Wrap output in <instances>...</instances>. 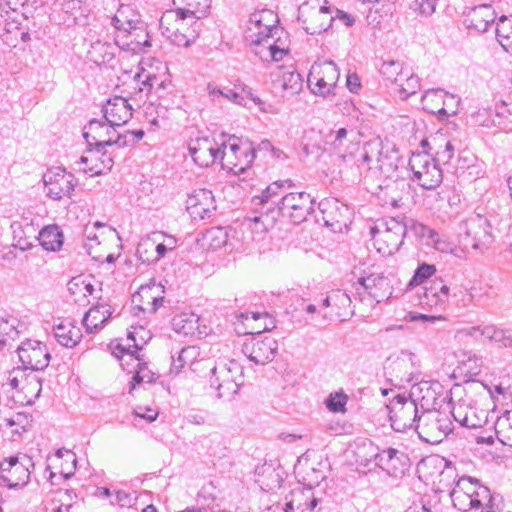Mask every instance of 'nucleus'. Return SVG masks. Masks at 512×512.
Masks as SVG:
<instances>
[{
    "instance_id": "nucleus-1",
    "label": "nucleus",
    "mask_w": 512,
    "mask_h": 512,
    "mask_svg": "<svg viewBox=\"0 0 512 512\" xmlns=\"http://www.w3.org/2000/svg\"><path fill=\"white\" fill-rule=\"evenodd\" d=\"M278 22L277 14L270 9L255 11L249 17L244 39L262 61L279 62L290 51L288 34Z\"/></svg>"
},
{
    "instance_id": "nucleus-2",
    "label": "nucleus",
    "mask_w": 512,
    "mask_h": 512,
    "mask_svg": "<svg viewBox=\"0 0 512 512\" xmlns=\"http://www.w3.org/2000/svg\"><path fill=\"white\" fill-rule=\"evenodd\" d=\"M418 390L421 393L425 391V394L420 397L422 412L415 431L422 441L439 444L453 431L450 415L434 408L436 393L427 383L418 387Z\"/></svg>"
},
{
    "instance_id": "nucleus-3",
    "label": "nucleus",
    "mask_w": 512,
    "mask_h": 512,
    "mask_svg": "<svg viewBox=\"0 0 512 512\" xmlns=\"http://www.w3.org/2000/svg\"><path fill=\"white\" fill-rule=\"evenodd\" d=\"M397 160L398 157L391 147L384 145L380 138H374L363 146L355 169L358 176L364 179H389L397 171Z\"/></svg>"
},
{
    "instance_id": "nucleus-4",
    "label": "nucleus",
    "mask_w": 512,
    "mask_h": 512,
    "mask_svg": "<svg viewBox=\"0 0 512 512\" xmlns=\"http://www.w3.org/2000/svg\"><path fill=\"white\" fill-rule=\"evenodd\" d=\"M450 497L459 512H492L490 489L478 479L462 477L458 480Z\"/></svg>"
},
{
    "instance_id": "nucleus-5",
    "label": "nucleus",
    "mask_w": 512,
    "mask_h": 512,
    "mask_svg": "<svg viewBox=\"0 0 512 512\" xmlns=\"http://www.w3.org/2000/svg\"><path fill=\"white\" fill-rule=\"evenodd\" d=\"M407 224L395 219H381L370 229L373 245L382 256H390L403 243L407 233Z\"/></svg>"
},
{
    "instance_id": "nucleus-6",
    "label": "nucleus",
    "mask_w": 512,
    "mask_h": 512,
    "mask_svg": "<svg viewBox=\"0 0 512 512\" xmlns=\"http://www.w3.org/2000/svg\"><path fill=\"white\" fill-rule=\"evenodd\" d=\"M412 395H414V391L409 396L396 394L390 403L386 404L391 427L396 432L415 430L416 424H418L422 412L420 399H414Z\"/></svg>"
},
{
    "instance_id": "nucleus-7",
    "label": "nucleus",
    "mask_w": 512,
    "mask_h": 512,
    "mask_svg": "<svg viewBox=\"0 0 512 512\" xmlns=\"http://www.w3.org/2000/svg\"><path fill=\"white\" fill-rule=\"evenodd\" d=\"M243 368L236 360L218 363L211 371L210 384L217 390V397L231 400L243 384Z\"/></svg>"
},
{
    "instance_id": "nucleus-8",
    "label": "nucleus",
    "mask_w": 512,
    "mask_h": 512,
    "mask_svg": "<svg viewBox=\"0 0 512 512\" xmlns=\"http://www.w3.org/2000/svg\"><path fill=\"white\" fill-rule=\"evenodd\" d=\"M200 23L165 12L160 18L162 34L179 47L189 46L199 35Z\"/></svg>"
},
{
    "instance_id": "nucleus-9",
    "label": "nucleus",
    "mask_w": 512,
    "mask_h": 512,
    "mask_svg": "<svg viewBox=\"0 0 512 512\" xmlns=\"http://www.w3.org/2000/svg\"><path fill=\"white\" fill-rule=\"evenodd\" d=\"M333 20L330 8L323 4V0H311L298 8V21L308 34L315 35L327 31Z\"/></svg>"
},
{
    "instance_id": "nucleus-10",
    "label": "nucleus",
    "mask_w": 512,
    "mask_h": 512,
    "mask_svg": "<svg viewBox=\"0 0 512 512\" xmlns=\"http://www.w3.org/2000/svg\"><path fill=\"white\" fill-rule=\"evenodd\" d=\"M409 167L413 172L412 180L424 189H435L442 183V170L429 153H413L409 159Z\"/></svg>"
},
{
    "instance_id": "nucleus-11",
    "label": "nucleus",
    "mask_w": 512,
    "mask_h": 512,
    "mask_svg": "<svg viewBox=\"0 0 512 512\" xmlns=\"http://www.w3.org/2000/svg\"><path fill=\"white\" fill-rule=\"evenodd\" d=\"M340 72L333 61L316 62L312 65L307 83L315 95L328 97L334 95Z\"/></svg>"
},
{
    "instance_id": "nucleus-12",
    "label": "nucleus",
    "mask_w": 512,
    "mask_h": 512,
    "mask_svg": "<svg viewBox=\"0 0 512 512\" xmlns=\"http://www.w3.org/2000/svg\"><path fill=\"white\" fill-rule=\"evenodd\" d=\"M326 144L339 159L344 162H352L351 168L356 167L362 148H360L353 130L339 128L336 131H331L326 136Z\"/></svg>"
},
{
    "instance_id": "nucleus-13",
    "label": "nucleus",
    "mask_w": 512,
    "mask_h": 512,
    "mask_svg": "<svg viewBox=\"0 0 512 512\" xmlns=\"http://www.w3.org/2000/svg\"><path fill=\"white\" fill-rule=\"evenodd\" d=\"M255 158L254 148L248 144L229 142L221 147L219 160L222 168L235 175L242 174L250 167Z\"/></svg>"
},
{
    "instance_id": "nucleus-14",
    "label": "nucleus",
    "mask_w": 512,
    "mask_h": 512,
    "mask_svg": "<svg viewBox=\"0 0 512 512\" xmlns=\"http://www.w3.org/2000/svg\"><path fill=\"white\" fill-rule=\"evenodd\" d=\"M44 191L52 200L70 198L77 186L74 175L62 167H53L43 175Z\"/></svg>"
},
{
    "instance_id": "nucleus-15",
    "label": "nucleus",
    "mask_w": 512,
    "mask_h": 512,
    "mask_svg": "<svg viewBox=\"0 0 512 512\" xmlns=\"http://www.w3.org/2000/svg\"><path fill=\"white\" fill-rule=\"evenodd\" d=\"M34 464L27 455L12 456L0 462V478L8 488L25 486L30 479Z\"/></svg>"
},
{
    "instance_id": "nucleus-16",
    "label": "nucleus",
    "mask_w": 512,
    "mask_h": 512,
    "mask_svg": "<svg viewBox=\"0 0 512 512\" xmlns=\"http://www.w3.org/2000/svg\"><path fill=\"white\" fill-rule=\"evenodd\" d=\"M312 209L313 200L310 194L306 192H290L280 198L275 214L277 217L279 214H282L294 224H299L306 219Z\"/></svg>"
},
{
    "instance_id": "nucleus-17",
    "label": "nucleus",
    "mask_w": 512,
    "mask_h": 512,
    "mask_svg": "<svg viewBox=\"0 0 512 512\" xmlns=\"http://www.w3.org/2000/svg\"><path fill=\"white\" fill-rule=\"evenodd\" d=\"M466 239L472 249L485 251L494 242V235L490 221L482 215H474L465 222Z\"/></svg>"
},
{
    "instance_id": "nucleus-18",
    "label": "nucleus",
    "mask_w": 512,
    "mask_h": 512,
    "mask_svg": "<svg viewBox=\"0 0 512 512\" xmlns=\"http://www.w3.org/2000/svg\"><path fill=\"white\" fill-rule=\"evenodd\" d=\"M457 336L460 339L470 336L475 340H487L502 347H512V329H506L491 322H482L477 326L461 330Z\"/></svg>"
},
{
    "instance_id": "nucleus-19",
    "label": "nucleus",
    "mask_w": 512,
    "mask_h": 512,
    "mask_svg": "<svg viewBox=\"0 0 512 512\" xmlns=\"http://www.w3.org/2000/svg\"><path fill=\"white\" fill-rule=\"evenodd\" d=\"M107 122H102L100 120L92 119L89 121L88 125L84 127L83 137L85 138L87 144L89 146L94 145L95 147L104 148L105 146H111L116 144L118 146H124L127 144V141H122V137L120 135L117 136L116 140L113 139L115 130Z\"/></svg>"
},
{
    "instance_id": "nucleus-20",
    "label": "nucleus",
    "mask_w": 512,
    "mask_h": 512,
    "mask_svg": "<svg viewBox=\"0 0 512 512\" xmlns=\"http://www.w3.org/2000/svg\"><path fill=\"white\" fill-rule=\"evenodd\" d=\"M18 356L25 369L43 370L50 362V353L38 340H26L18 347Z\"/></svg>"
},
{
    "instance_id": "nucleus-21",
    "label": "nucleus",
    "mask_w": 512,
    "mask_h": 512,
    "mask_svg": "<svg viewBox=\"0 0 512 512\" xmlns=\"http://www.w3.org/2000/svg\"><path fill=\"white\" fill-rule=\"evenodd\" d=\"M105 322L95 323L89 326L87 322H60L54 327V336L64 347H75L83 337V328L87 333H94L103 328Z\"/></svg>"
},
{
    "instance_id": "nucleus-22",
    "label": "nucleus",
    "mask_w": 512,
    "mask_h": 512,
    "mask_svg": "<svg viewBox=\"0 0 512 512\" xmlns=\"http://www.w3.org/2000/svg\"><path fill=\"white\" fill-rule=\"evenodd\" d=\"M357 284L359 285L357 290L362 288L377 302H381L391 294L389 280L381 272L363 271L357 279Z\"/></svg>"
},
{
    "instance_id": "nucleus-23",
    "label": "nucleus",
    "mask_w": 512,
    "mask_h": 512,
    "mask_svg": "<svg viewBox=\"0 0 512 512\" xmlns=\"http://www.w3.org/2000/svg\"><path fill=\"white\" fill-rule=\"evenodd\" d=\"M188 151L193 161L200 167H208L219 160L221 147L208 137L196 138L188 145Z\"/></svg>"
},
{
    "instance_id": "nucleus-24",
    "label": "nucleus",
    "mask_w": 512,
    "mask_h": 512,
    "mask_svg": "<svg viewBox=\"0 0 512 512\" xmlns=\"http://www.w3.org/2000/svg\"><path fill=\"white\" fill-rule=\"evenodd\" d=\"M186 208L193 219L209 218L216 209L212 192L207 189L195 190L188 196Z\"/></svg>"
},
{
    "instance_id": "nucleus-25",
    "label": "nucleus",
    "mask_w": 512,
    "mask_h": 512,
    "mask_svg": "<svg viewBox=\"0 0 512 512\" xmlns=\"http://www.w3.org/2000/svg\"><path fill=\"white\" fill-rule=\"evenodd\" d=\"M277 348V342L270 337H265L262 340L253 338L250 342L244 343L243 352L251 361L264 365L273 360Z\"/></svg>"
},
{
    "instance_id": "nucleus-26",
    "label": "nucleus",
    "mask_w": 512,
    "mask_h": 512,
    "mask_svg": "<svg viewBox=\"0 0 512 512\" xmlns=\"http://www.w3.org/2000/svg\"><path fill=\"white\" fill-rule=\"evenodd\" d=\"M164 297L158 295V287L155 283L141 285L132 295L133 310L143 313H154L162 306Z\"/></svg>"
},
{
    "instance_id": "nucleus-27",
    "label": "nucleus",
    "mask_w": 512,
    "mask_h": 512,
    "mask_svg": "<svg viewBox=\"0 0 512 512\" xmlns=\"http://www.w3.org/2000/svg\"><path fill=\"white\" fill-rule=\"evenodd\" d=\"M376 465L392 477H399L408 468V457L397 449L388 448L375 454Z\"/></svg>"
},
{
    "instance_id": "nucleus-28",
    "label": "nucleus",
    "mask_w": 512,
    "mask_h": 512,
    "mask_svg": "<svg viewBox=\"0 0 512 512\" xmlns=\"http://www.w3.org/2000/svg\"><path fill=\"white\" fill-rule=\"evenodd\" d=\"M102 110L108 124L111 126H121L132 117L133 109L126 98L115 96L107 100Z\"/></svg>"
},
{
    "instance_id": "nucleus-29",
    "label": "nucleus",
    "mask_w": 512,
    "mask_h": 512,
    "mask_svg": "<svg viewBox=\"0 0 512 512\" xmlns=\"http://www.w3.org/2000/svg\"><path fill=\"white\" fill-rule=\"evenodd\" d=\"M114 42L119 48L132 53H140L144 47L151 46L143 24L135 26L129 32L115 34Z\"/></svg>"
},
{
    "instance_id": "nucleus-30",
    "label": "nucleus",
    "mask_w": 512,
    "mask_h": 512,
    "mask_svg": "<svg viewBox=\"0 0 512 512\" xmlns=\"http://www.w3.org/2000/svg\"><path fill=\"white\" fill-rule=\"evenodd\" d=\"M175 10L167 11L168 13H175L178 17L188 19L191 21H198L207 15L211 0H173Z\"/></svg>"
},
{
    "instance_id": "nucleus-31",
    "label": "nucleus",
    "mask_w": 512,
    "mask_h": 512,
    "mask_svg": "<svg viewBox=\"0 0 512 512\" xmlns=\"http://www.w3.org/2000/svg\"><path fill=\"white\" fill-rule=\"evenodd\" d=\"M495 11L490 5L474 7L466 17L467 27L477 32H486L495 21Z\"/></svg>"
},
{
    "instance_id": "nucleus-32",
    "label": "nucleus",
    "mask_w": 512,
    "mask_h": 512,
    "mask_svg": "<svg viewBox=\"0 0 512 512\" xmlns=\"http://www.w3.org/2000/svg\"><path fill=\"white\" fill-rule=\"evenodd\" d=\"M277 221L275 208L267 207L266 212H261L259 215L249 217L246 219L245 224L248 229L255 235L254 240H260L261 235L267 233L272 229Z\"/></svg>"
},
{
    "instance_id": "nucleus-33",
    "label": "nucleus",
    "mask_w": 512,
    "mask_h": 512,
    "mask_svg": "<svg viewBox=\"0 0 512 512\" xmlns=\"http://www.w3.org/2000/svg\"><path fill=\"white\" fill-rule=\"evenodd\" d=\"M103 148L95 147V151H89L87 155H83L79 159L80 164H87L94 162L95 164L89 167L81 168L82 172L90 173L91 175L103 174L106 170H110L113 166V159L105 153H101Z\"/></svg>"
},
{
    "instance_id": "nucleus-34",
    "label": "nucleus",
    "mask_w": 512,
    "mask_h": 512,
    "mask_svg": "<svg viewBox=\"0 0 512 512\" xmlns=\"http://www.w3.org/2000/svg\"><path fill=\"white\" fill-rule=\"evenodd\" d=\"M140 24H143V22H141L139 14L129 5H121L112 18V25L116 34L129 32Z\"/></svg>"
},
{
    "instance_id": "nucleus-35",
    "label": "nucleus",
    "mask_w": 512,
    "mask_h": 512,
    "mask_svg": "<svg viewBox=\"0 0 512 512\" xmlns=\"http://www.w3.org/2000/svg\"><path fill=\"white\" fill-rule=\"evenodd\" d=\"M151 339V332L149 329L144 327L143 325H132L128 330L127 340L132 341V345H128L127 348L118 345L117 350L121 353H128L130 355H134L139 350L143 348V346Z\"/></svg>"
},
{
    "instance_id": "nucleus-36",
    "label": "nucleus",
    "mask_w": 512,
    "mask_h": 512,
    "mask_svg": "<svg viewBox=\"0 0 512 512\" xmlns=\"http://www.w3.org/2000/svg\"><path fill=\"white\" fill-rule=\"evenodd\" d=\"M449 292L450 288L443 279H435L425 288L423 301L429 306L443 304L448 300Z\"/></svg>"
},
{
    "instance_id": "nucleus-37",
    "label": "nucleus",
    "mask_w": 512,
    "mask_h": 512,
    "mask_svg": "<svg viewBox=\"0 0 512 512\" xmlns=\"http://www.w3.org/2000/svg\"><path fill=\"white\" fill-rule=\"evenodd\" d=\"M68 291L75 302H83L88 296H93L95 287L90 277L77 276L68 282Z\"/></svg>"
},
{
    "instance_id": "nucleus-38",
    "label": "nucleus",
    "mask_w": 512,
    "mask_h": 512,
    "mask_svg": "<svg viewBox=\"0 0 512 512\" xmlns=\"http://www.w3.org/2000/svg\"><path fill=\"white\" fill-rule=\"evenodd\" d=\"M458 358V366L460 374L464 377L471 378L477 376L481 372L482 360L469 351H459L456 354Z\"/></svg>"
},
{
    "instance_id": "nucleus-39",
    "label": "nucleus",
    "mask_w": 512,
    "mask_h": 512,
    "mask_svg": "<svg viewBox=\"0 0 512 512\" xmlns=\"http://www.w3.org/2000/svg\"><path fill=\"white\" fill-rule=\"evenodd\" d=\"M115 47L109 42L96 40L91 43L88 57L97 65L109 63L114 58Z\"/></svg>"
},
{
    "instance_id": "nucleus-40",
    "label": "nucleus",
    "mask_w": 512,
    "mask_h": 512,
    "mask_svg": "<svg viewBox=\"0 0 512 512\" xmlns=\"http://www.w3.org/2000/svg\"><path fill=\"white\" fill-rule=\"evenodd\" d=\"M428 246L433 247L441 253L451 254L457 258H463L465 256L464 248L457 246L447 235L440 234L437 231L431 241L428 242Z\"/></svg>"
},
{
    "instance_id": "nucleus-41",
    "label": "nucleus",
    "mask_w": 512,
    "mask_h": 512,
    "mask_svg": "<svg viewBox=\"0 0 512 512\" xmlns=\"http://www.w3.org/2000/svg\"><path fill=\"white\" fill-rule=\"evenodd\" d=\"M38 240L47 251H57L63 245V235L57 226H46L40 232Z\"/></svg>"
},
{
    "instance_id": "nucleus-42",
    "label": "nucleus",
    "mask_w": 512,
    "mask_h": 512,
    "mask_svg": "<svg viewBox=\"0 0 512 512\" xmlns=\"http://www.w3.org/2000/svg\"><path fill=\"white\" fill-rule=\"evenodd\" d=\"M208 97L211 101L221 103V99H226L229 102L238 105H245L244 97L238 92L229 88H219L213 83H208L206 86Z\"/></svg>"
},
{
    "instance_id": "nucleus-43",
    "label": "nucleus",
    "mask_w": 512,
    "mask_h": 512,
    "mask_svg": "<svg viewBox=\"0 0 512 512\" xmlns=\"http://www.w3.org/2000/svg\"><path fill=\"white\" fill-rule=\"evenodd\" d=\"M496 37L501 47L512 54V16H501L496 26Z\"/></svg>"
},
{
    "instance_id": "nucleus-44",
    "label": "nucleus",
    "mask_w": 512,
    "mask_h": 512,
    "mask_svg": "<svg viewBox=\"0 0 512 512\" xmlns=\"http://www.w3.org/2000/svg\"><path fill=\"white\" fill-rule=\"evenodd\" d=\"M163 232H153L146 237L142 238L136 250V255L143 263H153V254L155 249V238H164Z\"/></svg>"
},
{
    "instance_id": "nucleus-45",
    "label": "nucleus",
    "mask_w": 512,
    "mask_h": 512,
    "mask_svg": "<svg viewBox=\"0 0 512 512\" xmlns=\"http://www.w3.org/2000/svg\"><path fill=\"white\" fill-rule=\"evenodd\" d=\"M403 80L398 81L395 85L401 99H407L409 96L416 94L421 87L420 79L409 69L403 74Z\"/></svg>"
},
{
    "instance_id": "nucleus-46",
    "label": "nucleus",
    "mask_w": 512,
    "mask_h": 512,
    "mask_svg": "<svg viewBox=\"0 0 512 512\" xmlns=\"http://www.w3.org/2000/svg\"><path fill=\"white\" fill-rule=\"evenodd\" d=\"M278 81L281 88L291 96L299 94L303 89V79L294 70L284 71Z\"/></svg>"
},
{
    "instance_id": "nucleus-47",
    "label": "nucleus",
    "mask_w": 512,
    "mask_h": 512,
    "mask_svg": "<svg viewBox=\"0 0 512 512\" xmlns=\"http://www.w3.org/2000/svg\"><path fill=\"white\" fill-rule=\"evenodd\" d=\"M442 97H444L443 89H429L424 92L421 97V103L424 110L432 114H441L444 107L441 106Z\"/></svg>"
},
{
    "instance_id": "nucleus-48",
    "label": "nucleus",
    "mask_w": 512,
    "mask_h": 512,
    "mask_svg": "<svg viewBox=\"0 0 512 512\" xmlns=\"http://www.w3.org/2000/svg\"><path fill=\"white\" fill-rule=\"evenodd\" d=\"M496 434L502 444L512 447V411H506L498 418Z\"/></svg>"
},
{
    "instance_id": "nucleus-49",
    "label": "nucleus",
    "mask_w": 512,
    "mask_h": 512,
    "mask_svg": "<svg viewBox=\"0 0 512 512\" xmlns=\"http://www.w3.org/2000/svg\"><path fill=\"white\" fill-rule=\"evenodd\" d=\"M102 227H104L103 224H101L100 222H95L91 226H86L84 230L83 246L86 249L87 253L97 261L101 260V255L94 254L92 250L95 248V246L100 245L96 229Z\"/></svg>"
},
{
    "instance_id": "nucleus-50",
    "label": "nucleus",
    "mask_w": 512,
    "mask_h": 512,
    "mask_svg": "<svg viewBox=\"0 0 512 512\" xmlns=\"http://www.w3.org/2000/svg\"><path fill=\"white\" fill-rule=\"evenodd\" d=\"M407 68H404L403 64L399 61H386L382 64L380 72L385 80L396 84L398 81L403 80V74Z\"/></svg>"
},
{
    "instance_id": "nucleus-51",
    "label": "nucleus",
    "mask_w": 512,
    "mask_h": 512,
    "mask_svg": "<svg viewBox=\"0 0 512 512\" xmlns=\"http://www.w3.org/2000/svg\"><path fill=\"white\" fill-rule=\"evenodd\" d=\"M291 187L292 182L290 180L286 181H276L270 184L264 191H262L261 195L258 197H255L254 200H258L259 204L266 205L269 202H272V204H277L279 201H274L273 198L277 197L278 194L281 192V190L285 187Z\"/></svg>"
},
{
    "instance_id": "nucleus-52",
    "label": "nucleus",
    "mask_w": 512,
    "mask_h": 512,
    "mask_svg": "<svg viewBox=\"0 0 512 512\" xmlns=\"http://www.w3.org/2000/svg\"><path fill=\"white\" fill-rule=\"evenodd\" d=\"M196 355L197 352L195 347L188 346L182 348L178 353L177 358L172 357L170 373L175 375L179 374L187 363L192 362L196 358Z\"/></svg>"
},
{
    "instance_id": "nucleus-53",
    "label": "nucleus",
    "mask_w": 512,
    "mask_h": 512,
    "mask_svg": "<svg viewBox=\"0 0 512 512\" xmlns=\"http://www.w3.org/2000/svg\"><path fill=\"white\" fill-rule=\"evenodd\" d=\"M473 122L485 128L496 127L500 124V118L498 114L487 108H482L471 115Z\"/></svg>"
},
{
    "instance_id": "nucleus-54",
    "label": "nucleus",
    "mask_w": 512,
    "mask_h": 512,
    "mask_svg": "<svg viewBox=\"0 0 512 512\" xmlns=\"http://www.w3.org/2000/svg\"><path fill=\"white\" fill-rule=\"evenodd\" d=\"M436 271V266L433 264H420L415 270L414 275L408 284V287L413 288L418 285H421L427 279L431 278L436 273Z\"/></svg>"
},
{
    "instance_id": "nucleus-55",
    "label": "nucleus",
    "mask_w": 512,
    "mask_h": 512,
    "mask_svg": "<svg viewBox=\"0 0 512 512\" xmlns=\"http://www.w3.org/2000/svg\"><path fill=\"white\" fill-rule=\"evenodd\" d=\"M290 500L294 503L296 510H300L301 512H312L317 506V500L310 498L302 491L291 493Z\"/></svg>"
},
{
    "instance_id": "nucleus-56",
    "label": "nucleus",
    "mask_w": 512,
    "mask_h": 512,
    "mask_svg": "<svg viewBox=\"0 0 512 512\" xmlns=\"http://www.w3.org/2000/svg\"><path fill=\"white\" fill-rule=\"evenodd\" d=\"M111 316V306L107 303H98L84 314L82 320H109Z\"/></svg>"
},
{
    "instance_id": "nucleus-57",
    "label": "nucleus",
    "mask_w": 512,
    "mask_h": 512,
    "mask_svg": "<svg viewBox=\"0 0 512 512\" xmlns=\"http://www.w3.org/2000/svg\"><path fill=\"white\" fill-rule=\"evenodd\" d=\"M205 239L209 242L210 248L218 249L227 243L228 235L223 228L217 227L208 230Z\"/></svg>"
},
{
    "instance_id": "nucleus-58",
    "label": "nucleus",
    "mask_w": 512,
    "mask_h": 512,
    "mask_svg": "<svg viewBox=\"0 0 512 512\" xmlns=\"http://www.w3.org/2000/svg\"><path fill=\"white\" fill-rule=\"evenodd\" d=\"M487 421V415L485 411L478 412L476 408L469 406V412L467 413V421L463 423L464 428L476 429L482 427Z\"/></svg>"
},
{
    "instance_id": "nucleus-59",
    "label": "nucleus",
    "mask_w": 512,
    "mask_h": 512,
    "mask_svg": "<svg viewBox=\"0 0 512 512\" xmlns=\"http://www.w3.org/2000/svg\"><path fill=\"white\" fill-rule=\"evenodd\" d=\"M410 231L418 237L425 245L428 246V242L431 241L433 235L435 234V230L420 223L411 221L409 226Z\"/></svg>"
},
{
    "instance_id": "nucleus-60",
    "label": "nucleus",
    "mask_w": 512,
    "mask_h": 512,
    "mask_svg": "<svg viewBox=\"0 0 512 512\" xmlns=\"http://www.w3.org/2000/svg\"><path fill=\"white\" fill-rule=\"evenodd\" d=\"M200 322H173V330L176 334L185 338L196 339V330Z\"/></svg>"
},
{
    "instance_id": "nucleus-61",
    "label": "nucleus",
    "mask_w": 512,
    "mask_h": 512,
    "mask_svg": "<svg viewBox=\"0 0 512 512\" xmlns=\"http://www.w3.org/2000/svg\"><path fill=\"white\" fill-rule=\"evenodd\" d=\"M438 0H414L411 8L421 16H431L437 6Z\"/></svg>"
},
{
    "instance_id": "nucleus-62",
    "label": "nucleus",
    "mask_w": 512,
    "mask_h": 512,
    "mask_svg": "<svg viewBox=\"0 0 512 512\" xmlns=\"http://www.w3.org/2000/svg\"><path fill=\"white\" fill-rule=\"evenodd\" d=\"M442 101L441 106L444 107V110H441V114L455 115L457 113L458 105L460 103V98L458 96L444 91Z\"/></svg>"
},
{
    "instance_id": "nucleus-63",
    "label": "nucleus",
    "mask_w": 512,
    "mask_h": 512,
    "mask_svg": "<svg viewBox=\"0 0 512 512\" xmlns=\"http://www.w3.org/2000/svg\"><path fill=\"white\" fill-rule=\"evenodd\" d=\"M347 396L343 393L331 394L326 400L327 408L332 412H344Z\"/></svg>"
},
{
    "instance_id": "nucleus-64",
    "label": "nucleus",
    "mask_w": 512,
    "mask_h": 512,
    "mask_svg": "<svg viewBox=\"0 0 512 512\" xmlns=\"http://www.w3.org/2000/svg\"><path fill=\"white\" fill-rule=\"evenodd\" d=\"M16 327L9 322H0V347L6 346L10 340H15L18 335Z\"/></svg>"
}]
</instances>
